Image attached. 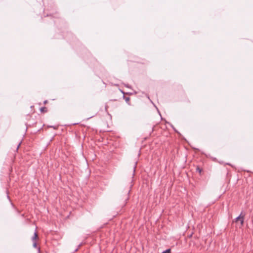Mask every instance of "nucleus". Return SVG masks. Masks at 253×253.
Instances as JSON below:
<instances>
[{"instance_id": "nucleus-7", "label": "nucleus", "mask_w": 253, "mask_h": 253, "mask_svg": "<svg viewBox=\"0 0 253 253\" xmlns=\"http://www.w3.org/2000/svg\"><path fill=\"white\" fill-rule=\"evenodd\" d=\"M37 243L36 241L33 242V247L34 248H37Z\"/></svg>"}, {"instance_id": "nucleus-12", "label": "nucleus", "mask_w": 253, "mask_h": 253, "mask_svg": "<svg viewBox=\"0 0 253 253\" xmlns=\"http://www.w3.org/2000/svg\"><path fill=\"white\" fill-rule=\"evenodd\" d=\"M78 250V248L76 249L75 250V252H77Z\"/></svg>"}, {"instance_id": "nucleus-5", "label": "nucleus", "mask_w": 253, "mask_h": 253, "mask_svg": "<svg viewBox=\"0 0 253 253\" xmlns=\"http://www.w3.org/2000/svg\"><path fill=\"white\" fill-rule=\"evenodd\" d=\"M162 253H171V250L170 249H168L163 252Z\"/></svg>"}, {"instance_id": "nucleus-6", "label": "nucleus", "mask_w": 253, "mask_h": 253, "mask_svg": "<svg viewBox=\"0 0 253 253\" xmlns=\"http://www.w3.org/2000/svg\"><path fill=\"white\" fill-rule=\"evenodd\" d=\"M196 170H197V171H198L199 173H201V171H202V169H201L200 168H199V167H198V168H197Z\"/></svg>"}, {"instance_id": "nucleus-11", "label": "nucleus", "mask_w": 253, "mask_h": 253, "mask_svg": "<svg viewBox=\"0 0 253 253\" xmlns=\"http://www.w3.org/2000/svg\"><path fill=\"white\" fill-rule=\"evenodd\" d=\"M47 100H45L44 101V104H46L47 103Z\"/></svg>"}, {"instance_id": "nucleus-2", "label": "nucleus", "mask_w": 253, "mask_h": 253, "mask_svg": "<svg viewBox=\"0 0 253 253\" xmlns=\"http://www.w3.org/2000/svg\"><path fill=\"white\" fill-rule=\"evenodd\" d=\"M38 238V234L36 232H35L33 237H32V241L34 242L36 241V239Z\"/></svg>"}, {"instance_id": "nucleus-8", "label": "nucleus", "mask_w": 253, "mask_h": 253, "mask_svg": "<svg viewBox=\"0 0 253 253\" xmlns=\"http://www.w3.org/2000/svg\"><path fill=\"white\" fill-rule=\"evenodd\" d=\"M45 109V107H42L40 109L41 111L42 112H44V110Z\"/></svg>"}, {"instance_id": "nucleus-10", "label": "nucleus", "mask_w": 253, "mask_h": 253, "mask_svg": "<svg viewBox=\"0 0 253 253\" xmlns=\"http://www.w3.org/2000/svg\"><path fill=\"white\" fill-rule=\"evenodd\" d=\"M20 144H21V143H20L18 144V145L17 146V150H18V148H19V146H20Z\"/></svg>"}, {"instance_id": "nucleus-9", "label": "nucleus", "mask_w": 253, "mask_h": 253, "mask_svg": "<svg viewBox=\"0 0 253 253\" xmlns=\"http://www.w3.org/2000/svg\"><path fill=\"white\" fill-rule=\"evenodd\" d=\"M125 86L127 88H130V86L128 84H125Z\"/></svg>"}, {"instance_id": "nucleus-4", "label": "nucleus", "mask_w": 253, "mask_h": 253, "mask_svg": "<svg viewBox=\"0 0 253 253\" xmlns=\"http://www.w3.org/2000/svg\"><path fill=\"white\" fill-rule=\"evenodd\" d=\"M124 98H125V101H126V102L128 104L130 105V103L129 102V100H130L129 97H125V96H124Z\"/></svg>"}, {"instance_id": "nucleus-3", "label": "nucleus", "mask_w": 253, "mask_h": 253, "mask_svg": "<svg viewBox=\"0 0 253 253\" xmlns=\"http://www.w3.org/2000/svg\"><path fill=\"white\" fill-rule=\"evenodd\" d=\"M245 214H244L242 216V217H241V218L240 219V221L241 224L242 225H243L244 222V217H245Z\"/></svg>"}, {"instance_id": "nucleus-14", "label": "nucleus", "mask_w": 253, "mask_h": 253, "mask_svg": "<svg viewBox=\"0 0 253 253\" xmlns=\"http://www.w3.org/2000/svg\"><path fill=\"white\" fill-rule=\"evenodd\" d=\"M122 92L123 94H124V93H124V91H122Z\"/></svg>"}, {"instance_id": "nucleus-13", "label": "nucleus", "mask_w": 253, "mask_h": 253, "mask_svg": "<svg viewBox=\"0 0 253 253\" xmlns=\"http://www.w3.org/2000/svg\"><path fill=\"white\" fill-rule=\"evenodd\" d=\"M50 127H53L54 128H55L54 127H53V126H50Z\"/></svg>"}, {"instance_id": "nucleus-1", "label": "nucleus", "mask_w": 253, "mask_h": 253, "mask_svg": "<svg viewBox=\"0 0 253 253\" xmlns=\"http://www.w3.org/2000/svg\"><path fill=\"white\" fill-rule=\"evenodd\" d=\"M243 214H243V212H242L238 217L234 219V221L235 222H237V221L240 220V219L241 218Z\"/></svg>"}]
</instances>
